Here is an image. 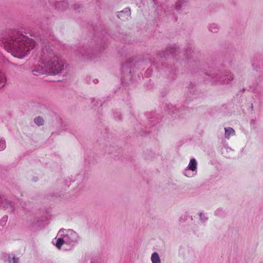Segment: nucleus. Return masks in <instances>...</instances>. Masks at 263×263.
<instances>
[{"label":"nucleus","instance_id":"f257e3e1","mask_svg":"<svg viewBox=\"0 0 263 263\" xmlns=\"http://www.w3.org/2000/svg\"><path fill=\"white\" fill-rule=\"evenodd\" d=\"M0 45L13 57L23 59L35 49V41L16 30L7 31L0 37Z\"/></svg>","mask_w":263,"mask_h":263},{"label":"nucleus","instance_id":"f03ea898","mask_svg":"<svg viewBox=\"0 0 263 263\" xmlns=\"http://www.w3.org/2000/svg\"><path fill=\"white\" fill-rule=\"evenodd\" d=\"M42 61L45 70L50 74H57L64 69L63 61L49 46L43 48Z\"/></svg>","mask_w":263,"mask_h":263},{"label":"nucleus","instance_id":"7ed1b4c3","mask_svg":"<svg viewBox=\"0 0 263 263\" xmlns=\"http://www.w3.org/2000/svg\"><path fill=\"white\" fill-rule=\"evenodd\" d=\"M60 237L57 240L56 247L61 249L63 244L73 246L78 240V235L72 230L61 229L58 234Z\"/></svg>","mask_w":263,"mask_h":263},{"label":"nucleus","instance_id":"20e7f679","mask_svg":"<svg viewBox=\"0 0 263 263\" xmlns=\"http://www.w3.org/2000/svg\"><path fill=\"white\" fill-rule=\"evenodd\" d=\"M0 206H2L5 209L8 210L10 212H13L14 210V207L12 203L4 197H2L1 196Z\"/></svg>","mask_w":263,"mask_h":263},{"label":"nucleus","instance_id":"39448f33","mask_svg":"<svg viewBox=\"0 0 263 263\" xmlns=\"http://www.w3.org/2000/svg\"><path fill=\"white\" fill-rule=\"evenodd\" d=\"M130 10L129 8H125L124 10L118 12L117 16L122 21H125L130 16Z\"/></svg>","mask_w":263,"mask_h":263},{"label":"nucleus","instance_id":"423d86ee","mask_svg":"<svg viewBox=\"0 0 263 263\" xmlns=\"http://www.w3.org/2000/svg\"><path fill=\"white\" fill-rule=\"evenodd\" d=\"M233 76L231 73H229L221 77L217 81L223 83H228L230 81L233 80Z\"/></svg>","mask_w":263,"mask_h":263},{"label":"nucleus","instance_id":"0eeeda50","mask_svg":"<svg viewBox=\"0 0 263 263\" xmlns=\"http://www.w3.org/2000/svg\"><path fill=\"white\" fill-rule=\"evenodd\" d=\"M197 163L195 159H191L190 161L189 164L187 167V170L192 171H195L197 169Z\"/></svg>","mask_w":263,"mask_h":263},{"label":"nucleus","instance_id":"6e6552de","mask_svg":"<svg viewBox=\"0 0 263 263\" xmlns=\"http://www.w3.org/2000/svg\"><path fill=\"white\" fill-rule=\"evenodd\" d=\"M224 130V135L227 139H229L231 136H233L235 134V130L232 127H226Z\"/></svg>","mask_w":263,"mask_h":263},{"label":"nucleus","instance_id":"1a4fd4ad","mask_svg":"<svg viewBox=\"0 0 263 263\" xmlns=\"http://www.w3.org/2000/svg\"><path fill=\"white\" fill-rule=\"evenodd\" d=\"M151 260L152 263H161L160 257L156 252H154L152 254Z\"/></svg>","mask_w":263,"mask_h":263},{"label":"nucleus","instance_id":"9d476101","mask_svg":"<svg viewBox=\"0 0 263 263\" xmlns=\"http://www.w3.org/2000/svg\"><path fill=\"white\" fill-rule=\"evenodd\" d=\"M8 263H18V258H16L14 255H7Z\"/></svg>","mask_w":263,"mask_h":263},{"label":"nucleus","instance_id":"9b49d317","mask_svg":"<svg viewBox=\"0 0 263 263\" xmlns=\"http://www.w3.org/2000/svg\"><path fill=\"white\" fill-rule=\"evenodd\" d=\"M6 79L4 74L0 71V88L3 87L6 83Z\"/></svg>","mask_w":263,"mask_h":263},{"label":"nucleus","instance_id":"f8f14e48","mask_svg":"<svg viewBox=\"0 0 263 263\" xmlns=\"http://www.w3.org/2000/svg\"><path fill=\"white\" fill-rule=\"evenodd\" d=\"M34 123L38 126L42 125L44 124V121L43 118L37 117L34 119Z\"/></svg>","mask_w":263,"mask_h":263},{"label":"nucleus","instance_id":"ddd939ff","mask_svg":"<svg viewBox=\"0 0 263 263\" xmlns=\"http://www.w3.org/2000/svg\"><path fill=\"white\" fill-rule=\"evenodd\" d=\"M78 54L83 57H89L88 51L84 48H81L78 51Z\"/></svg>","mask_w":263,"mask_h":263},{"label":"nucleus","instance_id":"4468645a","mask_svg":"<svg viewBox=\"0 0 263 263\" xmlns=\"http://www.w3.org/2000/svg\"><path fill=\"white\" fill-rule=\"evenodd\" d=\"M209 30L212 32H217L218 31V25L215 24H212L210 25Z\"/></svg>","mask_w":263,"mask_h":263},{"label":"nucleus","instance_id":"2eb2a0df","mask_svg":"<svg viewBox=\"0 0 263 263\" xmlns=\"http://www.w3.org/2000/svg\"><path fill=\"white\" fill-rule=\"evenodd\" d=\"M6 147V142L5 140H0V151H3Z\"/></svg>","mask_w":263,"mask_h":263},{"label":"nucleus","instance_id":"dca6fc26","mask_svg":"<svg viewBox=\"0 0 263 263\" xmlns=\"http://www.w3.org/2000/svg\"><path fill=\"white\" fill-rule=\"evenodd\" d=\"M177 50V48L176 47L173 46L172 47H170L169 49L167 50V52H169L171 53L174 54L176 50ZM167 53H166V54Z\"/></svg>","mask_w":263,"mask_h":263},{"label":"nucleus","instance_id":"f3484780","mask_svg":"<svg viewBox=\"0 0 263 263\" xmlns=\"http://www.w3.org/2000/svg\"><path fill=\"white\" fill-rule=\"evenodd\" d=\"M199 216H200L201 221H202L203 222H204L207 220L208 218L206 217H205L204 215H203L202 213H200Z\"/></svg>","mask_w":263,"mask_h":263},{"label":"nucleus","instance_id":"a211bd4d","mask_svg":"<svg viewBox=\"0 0 263 263\" xmlns=\"http://www.w3.org/2000/svg\"><path fill=\"white\" fill-rule=\"evenodd\" d=\"M61 5H62L63 6H65V7H67V5H68V4H67V2H64V1L62 2H61L60 3H59V4H58V5H61Z\"/></svg>","mask_w":263,"mask_h":263},{"label":"nucleus","instance_id":"6ab92c4d","mask_svg":"<svg viewBox=\"0 0 263 263\" xmlns=\"http://www.w3.org/2000/svg\"><path fill=\"white\" fill-rule=\"evenodd\" d=\"M180 1H178L176 3V9L177 10L179 9L181 7V6L180 5Z\"/></svg>","mask_w":263,"mask_h":263},{"label":"nucleus","instance_id":"aec40b11","mask_svg":"<svg viewBox=\"0 0 263 263\" xmlns=\"http://www.w3.org/2000/svg\"><path fill=\"white\" fill-rule=\"evenodd\" d=\"M93 82H94L96 84V83H98L99 80L98 79H95V80H93Z\"/></svg>","mask_w":263,"mask_h":263},{"label":"nucleus","instance_id":"412c9836","mask_svg":"<svg viewBox=\"0 0 263 263\" xmlns=\"http://www.w3.org/2000/svg\"><path fill=\"white\" fill-rule=\"evenodd\" d=\"M6 220L5 219V217H4L3 218H2V219L1 220V221H5Z\"/></svg>","mask_w":263,"mask_h":263},{"label":"nucleus","instance_id":"4be33fe9","mask_svg":"<svg viewBox=\"0 0 263 263\" xmlns=\"http://www.w3.org/2000/svg\"><path fill=\"white\" fill-rule=\"evenodd\" d=\"M218 212H219V211H218V210H217V211H216V214H218Z\"/></svg>","mask_w":263,"mask_h":263}]
</instances>
